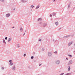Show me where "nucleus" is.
I'll return each mask as SVG.
<instances>
[{"label": "nucleus", "mask_w": 75, "mask_h": 75, "mask_svg": "<svg viewBox=\"0 0 75 75\" xmlns=\"http://www.w3.org/2000/svg\"><path fill=\"white\" fill-rule=\"evenodd\" d=\"M3 42L4 43H6V42L5 41V40H4Z\"/></svg>", "instance_id": "aec40b11"}, {"label": "nucleus", "mask_w": 75, "mask_h": 75, "mask_svg": "<svg viewBox=\"0 0 75 75\" xmlns=\"http://www.w3.org/2000/svg\"><path fill=\"white\" fill-rule=\"evenodd\" d=\"M72 63V60L70 61L68 63V65H70V64H71Z\"/></svg>", "instance_id": "f257e3e1"}, {"label": "nucleus", "mask_w": 75, "mask_h": 75, "mask_svg": "<svg viewBox=\"0 0 75 75\" xmlns=\"http://www.w3.org/2000/svg\"><path fill=\"white\" fill-rule=\"evenodd\" d=\"M42 51H44V49H42Z\"/></svg>", "instance_id": "a878e982"}, {"label": "nucleus", "mask_w": 75, "mask_h": 75, "mask_svg": "<svg viewBox=\"0 0 75 75\" xmlns=\"http://www.w3.org/2000/svg\"><path fill=\"white\" fill-rule=\"evenodd\" d=\"M71 44H72V42H71L70 43H69V44H68V46H70V45H71Z\"/></svg>", "instance_id": "39448f33"}, {"label": "nucleus", "mask_w": 75, "mask_h": 75, "mask_svg": "<svg viewBox=\"0 0 75 75\" xmlns=\"http://www.w3.org/2000/svg\"><path fill=\"white\" fill-rule=\"evenodd\" d=\"M39 8V6H38L36 8L37 9Z\"/></svg>", "instance_id": "2eb2a0df"}, {"label": "nucleus", "mask_w": 75, "mask_h": 75, "mask_svg": "<svg viewBox=\"0 0 75 75\" xmlns=\"http://www.w3.org/2000/svg\"><path fill=\"white\" fill-rule=\"evenodd\" d=\"M47 25L45 24V25Z\"/></svg>", "instance_id": "f704fd0d"}, {"label": "nucleus", "mask_w": 75, "mask_h": 75, "mask_svg": "<svg viewBox=\"0 0 75 75\" xmlns=\"http://www.w3.org/2000/svg\"><path fill=\"white\" fill-rule=\"evenodd\" d=\"M71 69V68H70V67H69V68L68 69V71H70V69Z\"/></svg>", "instance_id": "f8f14e48"}, {"label": "nucleus", "mask_w": 75, "mask_h": 75, "mask_svg": "<svg viewBox=\"0 0 75 75\" xmlns=\"http://www.w3.org/2000/svg\"><path fill=\"white\" fill-rule=\"evenodd\" d=\"M31 8H33L34 7V6H33V5H32L31 6Z\"/></svg>", "instance_id": "dca6fc26"}, {"label": "nucleus", "mask_w": 75, "mask_h": 75, "mask_svg": "<svg viewBox=\"0 0 75 75\" xmlns=\"http://www.w3.org/2000/svg\"><path fill=\"white\" fill-rule=\"evenodd\" d=\"M66 59H68V58H66Z\"/></svg>", "instance_id": "7c9ffc66"}, {"label": "nucleus", "mask_w": 75, "mask_h": 75, "mask_svg": "<svg viewBox=\"0 0 75 75\" xmlns=\"http://www.w3.org/2000/svg\"><path fill=\"white\" fill-rule=\"evenodd\" d=\"M39 41H41V39H40L39 40Z\"/></svg>", "instance_id": "6ab92c4d"}, {"label": "nucleus", "mask_w": 75, "mask_h": 75, "mask_svg": "<svg viewBox=\"0 0 75 75\" xmlns=\"http://www.w3.org/2000/svg\"><path fill=\"white\" fill-rule=\"evenodd\" d=\"M50 17H52V15L50 14Z\"/></svg>", "instance_id": "cd10ccee"}, {"label": "nucleus", "mask_w": 75, "mask_h": 75, "mask_svg": "<svg viewBox=\"0 0 75 75\" xmlns=\"http://www.w3.org/2000/svg\"><path fill=\"white\" fill-rule=\"evenodd\" d=\"M68 56H69L70 57H72V56L70 54H68Z\"/></svg>", "instance_id": "9b49d317"}, {"label": "nucleus", "mask_w": 75, "mask_h": 75, "mask_svg": "<svg viewBox=\"0 0 75 75\" xmlns=\"http://www.w3.org/2000/svg\"><path fill=\"white\" fill-rule=\"evenodd\" d=\"M4 69V67H2L1 69Z\"/></svg>", "instance_id": "393cba45"}, {"label": "nucleus", "mask_w": 75, "mask_h": 75, "mask_svg": "<svg viewBox=\"0 0 75 75\" xmlns=\"http://www.w3.org/2000/svg\"><path fill=\"white\" fill-rule=\"evenodd\" d=\"M9 62H10L11 65H13V63L12 62H11L12 61L11 60H9Z\"/></svg>", "instance_id": "20e7f679"}, {"label": "nucleus", "mask_w": 75, "mask_h": 75, "mask_svg": "<svg viewBox=\"0 0 75 75\" xmlns=\"http://www.w3.org/2000/svg\"><path fill=\"white\" fill-rule=\"evenodd\" d=\"M53 16H55L56 14H55V13H53Z\"/></svg>", "instance_id": "4468645a"}, {"label": "nucleus", "mask_w": 75, "mask_h": 75, "mask_svg": "<svg viewBox=\"0 0 75 75\" xmlns=\"http://www.w3.org/2000/svg\"><path fill=\"white\" fill-rule=\"evenodd\" d=\"M71 73H67L66 74V75H71Z\"/></svg>", "instance_id": "ddd939ff"}, {"label": "nucleus", "mask_w": 75, "mask_h": 75, "mask_svg": "<svg viewBox=\"0 0 75 75\" xmlns=\"http://www.w3.org/2000/svg\"><path fill=\"white\" fill-rule=\"evenodd\" d=\"M20 30H21V31H23V28H21Z\"/></svg>", "instance_id": "f3484780"}, {"label": "nucleus", "mask_w": 75, "mask_h": 75, "mask_svg": "<svg viewBox=\"0 0 75 75\" xmlns=\"http://www.w3.org/2000/svg\"><path fill=\"white\" fill-rule=\"evenodd\" d=\"M54 0V1H55V0Z\"/></svg>", "instance_id": "72a5a7b5"}, {"label": "nucleus", "mask_w": 75, "mask_h": 75, "mask_svg": "<svg viewBox=\"0 0 75 75\" xmlns=\"http://www.w3.org/2000/svg\"><path fill=\"white\" fill-rule=\"evenodd\" d=\"M5 39L6 40H7V37H6L5 38Z\"/></svg>", "instance_id": "c85d7f7f"}, {"label": "nucleus", "mask_w": 75, "mask_h": 75, "mask_svg": "<svg viewBox=\"0 0 75 75\" xmlns=\"http://www.w3.org/2000/svg\"><path fill=\"white\" fill-rule=\"evenodd\" d=\"M41 65V64H39V66H40V65Z\"/></svg>", "instance_id": "c756f323"}, {"label": "nucleus", "mask_w": 75, "mask_h": 75, "mask_svg": "<svg viewBox=\"0 0 75 75\" xmlns=\"http://www.w3.org/2000/svg\"><path fill=\"white\" fill-rule=\"evenodd\" d=\"M25 35V33H24L23 35Z\"/></svg>", "instance_id": "2f4dec72"}, {"label": "nucleus", "mask_w": 75, "mask_h": 75, "mask_svg": "<svg viewBox=\"0 0 75 75\" xmlns=\"http://www.w3.org/2000/svg\"><path fill=\"white\" fill-rule=\"evenodd\" d=\"M34 58V57L33 56H32L31 57V59H33Z\"/></svg>", "instance_id": "a211bd4d"}, {"label": "nucleus", "mask_w": 75, "mask_h": 75, "mask_svg": "<svg viewBox=\"0 0 75 75\" xmlns=\"http://www.w3.org/2000/svg\"><path fill=\"white\" fill-rule=\"evenodd\" d=\"M15 67H13L12 68L13 70H15Z\"/></svg>", "instance_id": "9d476101"}, {"label": "nucleus", "mask_w": 75, "mask_h": 75, "mask_svg": "<svg viewBox=\"0 0 75 75\" xmlns=\"http://www.w3.org/2000/svg\"><path fill=\"white\" fill-rule=\"evenodd\" d=\"M41 20H42L41 18H40L38 20V21H41Z\"/></svg>", "instance_id": "423d86ee"}, {"label": "nucleus", "mask_w": 75, "mask_h": 75, "mask_svg": "<svg viewBox=\"0 0 75 75\" xmlns=\"http://www.w3.org/2000/svg\"><path fill=\"white\" fill-rule=\"evenodd\" d=\"M26 55V54H24V57H25Z\"/></svg>", "instance_id": "412c9836"}, {"label": "nucleus", "mask_w": 75, "mask_h": 75, "mask_svg": "<svg viewBox=\"0 0 75 75\" xmlns=\"http://www.w3.org/2000/svg\"><path fill=\"white\" fill-rule=\"evenodd\" d=\"M1 1H4V0H1Z\"/></svg>", "instance_id": "bb28decb"}, {"label": "nucleus", "mask_w": 75, "mask_h": 75, "mask_svg": "<svg viewBox=\"0 0 75 75\" xmlns=\"http://www.w3.org/2000/svg\"><path fill=\"white\" fill-rule=\"evenodd\" d=\"M60 63V62L59 60L56 61V64H59Z\"/></svg>", "instance_id": "7ed1b4c3"}, {"label": "nucleus", "mask_w": 75, "mask_h": 75, "mask_svg": "<svg viewBox=\"0 0 75 75\" xmlns=\"http://www.w3.org/2000/svg\"><path fill=\"white\" fill-rule=\"evenodd\" d=\"M70 36H71V35H69L68 36H66V37H70Z\"/></svg>", "instance_id": "4be33fe9"}, {"label": "nucleus", "mask_w": 75, "mask_h": 75, "mask_svg": "<svg viewBox=\"0 0 75 75\" xmlns=\"http://www.w3.org/2000/svg\"><path fill=\"white\" fill-rule=\"evenodd\" d=\"M11 41V38H9L8 40V42H10V41Z\"/></svg>", "instance_id": "1a4fd4ad"}, {"label": "nucleus", "mask_w": 75, "mask_h": 75, "mask_svg": "<svg viewBox=\"0 0 75 75\" xmlns=\"http://www.w3.org/2000/svg\"><path fill=\"white\" fill-rule=\"evenodd\" d=\"M55 54H57V52H54Z\"/></svg>", "instance_id": "b1692460"}, {"label": "nucleus", "mask_w": 75, "mask_h": 75, "mask_svg": "<svg viewBox=\"0 0 75 75\" xmlns=\"http://www.w3.org/2000/svg\"><path fill=\"white\" fill-rule=\"evenodd\" d=\"M48 55L49 56V57H50V56H51V55H52V54H51V52H48Z\"/></svg>", "instance_id": "f03ea898"}, {"label": "nucleus", "mask_w": 75, "mask_h": 75, "mask_svg": "<svg viewBox=\"0 0 75 75\" xmlns=\"http://www.w3.org/2000/svg\"><path fill=\"white\" fill-rule=\"evenodd\" d=\"M14 27H12V28H14Z\"/></svg>", "instance_id": "473e14b6"}, {"label": "nucleus", "mask_w": 75, "mask_h": 75, "mask_svg": "<svg viewBox=\"0 0 75 75\" xmlns=\"http://www.w3.org/2000/svg\"><path fill=\"white\" fill-rule=\"evenodd\" d=\"M63 74H64V73H62L61 74L59 75H62Z\"/></svg>", "instance_id": "5701e85b"}, {"label": "nucleus", "mask_w": 75, "mask_h": 75, "mask_svg": "<svg viewBox=\"0 0 75 75\" xmlns=\"http://www.w3.org/2000/svg\"><path fill=\"white\" fill-rule=\"evenodd\" d=\"M56 25H58V22H57L55 23Z\"/></svg>", "instance_id": "6e6552de"}, {"label": "nucleus", "mask_w": 75, "mask_h": 75, "mask_svg": "<svg viewBox=\"0 0 75 75\" xmlns=\"http://www.w3.org/2000/svg\"><path fill=\"white\" fill-rule=\"evenodd\" d=\"M10 14L8 13L6 14V17H9Z\"/></svg>", "instance_id": "0eeeda50"}]
</instances>
